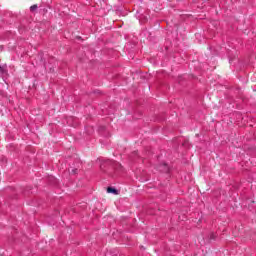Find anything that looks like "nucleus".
Segmentation results:
<instances>
[{"instance_id":"nucleus-1","label":"nucleus","mask_w":256,"mask_h":256,"mask_svg":"<svg viewBox=\"0 0 256 256\" xmlns=\"http://www.w3.org/2000/svg\"><path fill=\"white\" fill-rule=\"evenodd\" d=\"M107 193H113L114 195H119V192L117 191V189H115L113 187H108Z\"/></svg>"},{"instance_id":"nucleus-3","label":"nucleus","mask_w":256,"mask_h":256,"mask_svg":"<svg viewBox=\"0 0 256 256\" xmlns=\"http://www.w3.org/2000/svg\"><path fill=\"white\" fill-rule=\"evenodd\" d=\"M76 170H72L73 173H75Z\"/></svg>"},{"instance_id":"nucleus-2","label":"nucleus","mask_w":256,"mask_h":256,"mask_svg":"<svg viewBox=\"0 0 256 256\" xmlns=\"http://www.w3.org/2000/svg\"><path fill=\"white\" fill-rule=\"evenodd\" d=\"M30 11H37V5L35 4V5H32L31 7H30Z\"/></svg>"}]
</instances>
